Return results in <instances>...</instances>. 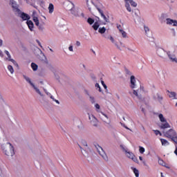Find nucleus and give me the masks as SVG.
<instances>
[{
    "label": "nucleus",
    "mask_w": 177,
    "mask_h": 177,
    "mask_svg": "<svg viewBox=\"0 0 177 177\" xmlns=\"http://www.w3.org/2000/svg\"><path fill=\"white\" fill-rule=\"evenodd\" d=\"M87 22L88 23V24H90L91 26H92V24H93V23H95V19H92V18H88L87 19Z\"/></svg>",
    "instance_id": "37998d69"
},
{
    "label": "nucleus",
    "mask_w": 177,
    "mask_h": 177,
    "mask_svg": "<svg viewBox=\"0 0 177 177\" xmlns=\"http://www.w3.org/2000/svg\"><path fill=\"white\" fill-rule=\"evenodd\" d=\"M8 71H10V74H13V73H15V69H13V66H12L11 65H9L8 66Z\"/></svg>",
    "instance_id": "58836bf2"
},
{
    "label": "nucleus",
    "mask_w": 177,
    "mask_h": 177,
    "mask_svg": "<svg viewBox=\"0 0 177 177\" xmlns=\"http://www.w3.org/2000/svg\"><path fill=\"white\" fill-rule=\"evenodd\" d=\"M68 50L70 52H74V48H73V45H70L69 47H68Z\"/></svg>",
    "instance_id": "3c124183"
},
{
    "label": "nucleus",
    "mask_w": 177,
    "mask_h": 177,
    "mask_svg": "<svg viewBox=\"0 0 177 177\" xmlns=\"http://www.w3.org/2000/svg\"><path fill=\"white\" fill-rule=\"evenodd\" d=\"M171 140H172V142L176 143V145H177V136H176L174 138H172Z\"/></svg>",
    "instance_id": "09e8293b"
},
{
    "label": "nucleus",
    "mask_w": 177,
    "mask_h": 177,
    "mask_svg": "<svg viewBox=\"0 0 177 177\" xmlns=\"http://www.w3.org/2000/svg\"><path fill=\"white\" fill-rule=\"evenodd\" d=\"M109 38H110L109 39H110V41H111L112 44H115V46H117V48L118 49H120V47L118 46V45L115 44V40L114 39V37H113V36H112V37H110Z\"/></svg>",
    "instance_id": "a19ab883"
},
{
    "label": "nucleus",
    "mask_w": 177,
    "mask_h": 177,
    "mask_svg": "<svg viewBox=\"0 0 177 177\" xmlns=\"http://www.w3.org/2000/svg\"><path fill=\"white\" fill-rule=\"evenodd\" d=\"M124 72H125L126 75H131V77L132 76V72H131V71H129V69L125 68Z\"/></svg>",
    "instance_id": "4c0bfd02"
},
{
    "label": "nucleus",
    "mask_w": 177,
    "mask_h": 177,
    "mask_svg": "<svg viewBox=\"0 0 177 177\" xmlns=\"http://www.w3.org/2000/svg\"><path fill=\"white\" fill-rule=\"evenodd\" d=\"M154 100H158L160 103L162 102V96H161L159 93H156L155 95H153Z\"/></svg>",
    "instance_id": "b1692460"
},
{
    "label": "nucleus",
    "mask_w": 177,
    "mask_h": 177,
    "mask_svg": "<svg viewBox=\"0 0 177 177\" xmlns=\"http://www.w3.org/2000/svg\"><path fill=\"white\" fill-rule=\"evenodd\" d=\"M144 31L147 37H151V32H150V28L148 26H144Z\"/></svg>",
    "instance_id": "412c9836"
},
{
    "label": "nucleus",
    "mask_w": 177,
    "mask_h": 177,
    "mask_svg": "<svg viewBox=\"0 0 177 177\" xmlns=\"http://www.w3.org/2000/svg\"><path fill=\"white\" fill-rule=\"evenodd\" d=\"M145 93V87L140 86V88H138V89L133 90V92L129 91V95H131V97H137L138 100H143V95H142V93Z\"/></svg>",
    "instance_id": "f03ea898"
},
{
    "label": "nucleus",
    "mask_w": 177,
    "mask_h": 177,
    "mask_svg": "<svg viewBox=\"0 0 177 177\" xmlns=\"http://www.w3.org/2000/svg\"><path fill=\"white\" fill-rule=\"evenodd\" d=\"M34 53L37 56H39V55H43V56H44V53L42 52V50L41 49H39V48H38V47L35 48Z\"/></svg>",
    "instance_id": "5701e85b"
},
{
    "label": "nucleus",
    "mask_w": 177,
    "mask_h": 177,
    "mask_svg": "<svg viewBox=\"0 0 177 177\" xmlns=\"http://www.w3.org/2000/svg\"><path fill=\"white\" fill-rule=\"evenodd\" d=\"M2 44H3V41H2V39H0V46H2Z\"/></svg>",
    "instance_id": "338daca9"
},
{
    "label": "nucleus",
    "mask_w": 177,
    "mask_h": 177,
    "mask_svg": "<svg viewBox=\"0 0 177 177\" xmlns=\"http://www.w3.org/2000/svg\"><path fill=\"white\" fill-rule=\"evenodd\" d=\"M165 123H162L160 126V129H167V128H171V125H169V123L168 122H164Z\"/></svg>",
    "instance_id": "aec40b11"
},
{
    "label": "nucleus",
    "mask_w": 177,
    "mask_h": 177,
    "mask_svg": "<svg viewBox=\"0 0 177 177\" xmlns=\"http://www.w3.org/2000/svg\"><path fill=\"white\" fill-rule=\"evenodd\" d=\"M158 118H159L160 122H167V119H165V118H164V115H162V113L158 115Z\"/></svg>",
    "instance_id": "7c9ffc66"
},
{
    "label": "nucleus",
    "mask_w": 177,
    "mask_h": 177,
    "mask_svg": "<svg viewBox=\"0 0 177 177\" xmlns=\"http://www.w3.org/2000/svg\"><path fill=\"white\" fill-rule=\"evenodd\" d=\"M163 133L166 138H169V139H171V140H172V138H174L176 136V131H175V130L172 129H170L167 131H163Z\"/></svg>",
    "instance_id": "6e6552de"
},
{
    "label": "nucleus",
    "mask_w": 177,
    "mask_h": 177,
    "mask_svg": "<svg viewBox=\"0 0 177 177\" xmlns=\"http://www.w3.org/2000/svg\"><path fill=\"white\" fill-rule=\"evenodd\" d=\"M31 67L33 70V71H37V70H38V65H37V64L32 62L31 64Z\"/></svg>",
    "instance_id": "f704fd0d"
},
{
    "label": "nucleus",
    "mask_w": 177,
    "mask_h": 177,
    "mask_svg": "<svg viewBox=\"0 0 177 177\" xmlns=\"http://www.w3.org/2000/svg\"><path fill=\"white\" fill-rule=\"evenodd\" d=\"M1 149L4 154L8 157H13L15 156V148H13L10 142H6L1 145Z\"/></svg>",
    "instance_id": "f257e3e1"
},
{
    "label": "nucleus",
    "mask_w": 177,
    "mask_h": 177,
    "mask_svg": "<svg viewBox=\"0 0 177 177\" xmlns=\"http://www.w3.org/2000/svg\"><path fill=\"white\" fill-rule=\"evenodd\" d=\"M75 45L76 46H81V42H80L79 41H77Z\"/></svg>",
    "instance_id": "6e6d98bb"
},
{
    "label": "nucleus",
    "mask_w": 177,
    "mask_h": 177,
    "mask_svg": "<svg viewBox=\"0 0 177 177\" xmlns=\"http://www.w3.org/2000/svg\"><path fill=\"white\" fill-rule=\"evenodd\" d=\"M88 151H89L88 148H84V149H82V154H83L84 157H89V152Z\"/></svg>",
    "instance_id": "a878e982"
},
{
    "label": "nucleus",
    "mask_w": 177,
    "mask_h": 177,
    "mask_svg": "<svg viewBox=\"0 0 177 177\" xmlns=\"http://www.w3.org/2000/svg\"><path fill=\"white\" fill-rule=\"evenodd\" d=\"M37 42L38 45H39L40 47L42 48V45H41V42L39 41V40H37Z\"/></svg>",
    "instance_id": "680f3d73"
},
{
    "label": "nucleus",
    "mask_w": 177,
    "mask_h": 177,
    "mask_svg": "<svg viewBox=\"0 0 177 177\" xmlns=\"http://www.w3.org/2000/svg\"><path fill=\"white\" fill-rule=\"evenodd\" d=\"M95 147L96 148L99 154L102 157V158L105 161H109V157H107V155L106 154V152L104 151V150H103V148H102V147H100V145L97 144L95 145Z\"/></svg>",
    "instance_id": "39448f33"
},
{
    "label": "nucleus",
    "mask_w": 177,
    "mask_h": 177,
    "mask_svg": "<svg viewBox=\"0 0 177 177\" xmlns=\"http://www.w3.org/2000/svg\"><path fill=\"white\" fill-rule=\"evenodd\" d=\"M88 118L91 121V124H92L93 127H97V119L95 115L88 114Z\"/></svg>",
    "instance_id": "4468645a"
},
{
    "label": "nucleus",
    "mask_w": 177,
    "mask_h": 177,
    "mask_svg": "<svg viewBox=\"0 0 177 177\" xmlns=\"http://www.w3.org/2000/svg\"><path fill=\"white\" fill-rule=\"evenodd\" d=\"M141 111H142L144 113V114H145V108L141 106Z\"/></svg>",
    "instance_id": "774afa93"
},
{
    "label": "nucleus",
    "mask_w": 177,
    "mask_h": 177,
    "mask_svg": "<svg viewBox=\"0 0 177 177\" xmlns=\"http://www.w3.org/2000/svg\"><path fill=\"white\" fill-rule=\"evenodd\" d=\"M135 15L137 16V17H139V10L136 9L134 10Z\"/></svg>",
    "instance_id": "8fccbe9b"
},
{
    "label": "nucleus",
    "mask_w": 177,
    "mask_h": 177,
    "mask_svg": "<svg viewBox=\"0 0 177 177\" xmlns=\"http://www.w3.org/2000/svg\"><path fill=\"white\" fill-rule=\"evenodd\" d=\"M100 117L104 122H106V124H110V120H109V117L107 115L104 114L103 112H101L100 114Z\"/></svg>",
    "instance_id": "f3484780"
},
{
    "label": "nucleus",
    "mask_w": 177,
    "mask_h": 177,
    "mask_svg": "<svg viewBox=\"0 0 177 177\" xmlns=\"http://www.w3.org/2000/svg\"><path fill=\"white\" fill-rule=\"evenodd\" d=\"M4 53H6V55H7L8 56V57L6 58V60H8V62H11L12 63H13L14 66L19 67V64H17V62H16L15 59H12V56H10V53H9V51L6 50L4 51Z\"/></svg>",
    "instance_id": "f8f14e48"
},
{
    "label": "nucleus",
    "mask_w": 177,
    "mask_h": 177,
    "mask_svg": "<svg viewBox=\"0 0 177 177\" xmlns=\"http://www.w3.org/2000/svg\"><path fill=\"white\" fill-rule=\"evenodd\" d=\"M154 133L157 136V135H160V136H162V134L161 133V132H160V131L158 130H153Z\"/></svg>",
    "instance_id": "a18cd8bd"
},
{
    "label": "nucleus",
    "mask_w": 177,
    "mask_h": 177,
    "mask_svg": "<svg viewBox=\"0 0 177 177\" xmlns=\"http://www.w3.org/2000/svg\"><path fill=\"white\" fill-rule=\"evenodd\" d=\"M167 19H168V15H167V14H161L160 17V20L161 21V23H165Z\"/></svg>",
    "instance_id": "393cba45"
},
{
    "label": "nucleus",
    "mask_w": 177,
    "mask_h": 177,
    "mask_svg": "<svg viewBox=\"0 0 177 177\" xmlns=\"http://www.w3.org/2000/svg\"><path fill=\"white\" fill-rule=\"evenodd\" d=\"M0 56L1 57H3V53L1 50H0Z\"/></svg>",
    "instance_id": "e2e57ef3"
},
{
    "label": "nucleus",
    "mask_w": 177,
    "mask_h": 177,
    "mask_svg": "<svg viewBox=\"0 0 177 177\" xmlns=\"http://www.w3.org/2000/svg\"><path fill=\"white\" fill-rule=\"evenodd\" d=\"M75 8V6L73 2L68 1V3H66V8L68 10L72 11L74 8Z\"/></svg>",
    "instance_id": "a211bd4d"
},
{
    "label": "nucleus",
    "mask_w": 177,
    "mask_h": 177,
    "mask_svg": "<svg viewBox=\"0 0 177 177\" xmlns=\"http://www.w3.org/2000/svg\"><path fill=\"white\" fill-rule=\"evenodd\" d=\"M32 88L35 89V91L37 92V93H39L41 96H44V94H42V93H41V91H39V88H38L37 86H35V84L32 86Z\"/></svg>",
    "instance_id": "72a5a7b5"
},
{
    "label": "nucleus",
    "mask_w": 177,
    "mask_h": 177,
    "mask_svg": "<svg viewBox=\"0 0 177 177\" xmlns=\"http://www.w3.org/2000/svg\"><path fill=\"white\" fill-rule=\"evenodd\" d=\"M132 169L133 171V173L136 175V177H139V170H138L136 168L132 167Z\"/></svg>",
    "instance_id": "ea45409f"
},
{
    "label": "nucleus",
    "mask_w": 177,
    "mask_h": 177,
    "mask_svg": "<svg viewBox=\"0 0 177 177\" xmlns=\"http://www.w3.org/2000/svg\"><path fill=\"white\" fill-rule=\"evenodd\" d=\"M168 93H170L169 95V97H174L173 99H177V95H176V93L174 91H167Z\"/></svg>",
    "instance_id": "c756f323"
},
{
    "label": "nucleus",
    "mask_w": 177,
    "mask_h": 177,
    "mask_svg": "<svg viewBox=\"0 0 177 177\" xmlns=\"http://www.w3.org/2000/svg\"><path fill=\"white\" fill-rule=\"evenodd\" d=\"M50 99H52V100H53V102H55L56 100V99H55V97H53V95H50Z\"/></svg>",
    "instance_id": "bf43d9fd"
},
{
    "label": "nucleus",
    "mask_w": 177,
    "mask_h": 177,
    "mask_svg": "<svg viewBox=\"0 0 177 177\" xmlns=\"http://www.w3.org/2000/svg\"><path fill=\"white\" fill-rule=\"evenodd\" d=\"M117 28H118L120 31V30H121V25H117Z\"/></svg>",
    "instance_id": "69168bd1"
},
{
    "label": "nucleus",
    "mask_w": 177,
    "mask_h": 177,
    "mask_svg": "<svg viewBox=\"0 0 177 177\" xmlns=\"http://www.w3.org/2000/svg\"><path fill=\"white\" fill-rule=\"evenodd\" d=\"M15 15L18 16V17H20L24 21H25L26 20L28 21L30 19H31V17H30L28 14L21 12V10H19V12H17Z\"/></svg>",
    "instance_id": "0eeeda50"
},
{
    "label": "nucleus",
    "mask_w": 177,
    "mask_h": 177,
    "mask_svg": "<svg viewBox=\"0 0 177 177\" xmlns=\"http://www.w3.org/2000/svg\"><path fill=\"white\" fill-rule=\"evenodd\" d=\"M26 24L30 31H34V23L32 22V21H27Z\"/></svg>",
    "instance_id": "6ab92c4d"
},
{
    "label": "nucleus",
    "mask_w": 177,
    "mask_h": 177,
    "mask_svg": "<svg viewBox=\"0 0 177 177\" xmlns=\"http://www.w3.org/2000/svg\"><path fill=\"white\" fill-rule=\"evenodd\" d=\"M158 164L160 165H162V167H165V168H167L168 169H169V167L167 166V163H165V162H164V160H162V159L158 160Z\"/></svg>",
    "instance_id": "c85d7f7f"
},
{
    "label": "nucleus",
    "mask_w": 177,
    "mask_h": 177,
    "mask_svg": "<svg viewBox=\"0 0 177 177\" xmlns=\"http://www.w3.org/2000/svg\"><path fill=\"white\" fill-rule=\"evenodd\" d=\"M38 27V30H39V31H44V30H45V27H44V24H39V26H37Z\"/></svg>",
    "instance_id": "79ce46f5"
},
{
    "label": "nucleus",
    "mask_w": 177,
    "mask_h": 177,
    "mask_svg": "<svg viewBox=\"0 0 177 177\" xmlns=\"http://www.w3.org/2000/svg\"><path fill=\"white\" fill-rule=\"evenodd\" d=\"M166 23H167V24H169V25L173 24L174 19H171L169 18H167V19H166Z\"/></svg>",
    "instance_id": "c03bdc74"
},
{
    "label": "nucleus",
    "mask_w": 177,
    "mask_h": 177,
    "mask_svg": "<svg viewBox=\"0 0 177 177\" xmlns=\"http://www.w3.org/2000/svg\"><path fill=\"white\" fill-rule=\"evenodd\" d=\"M130 88L135 89L136 88V77L134 75L130 77Z\"/></svg>",
    "instance_id": "ddd939ff"
},
{
    "label": "nucleus",
    "mask_w": 177,
    "mask_h": 177,
    "mask_svg": "<svg viewBox=\"0 0 177 177\" xmlns=\"http://www.w3.org/2000/svg\"><path fill=\"white\" fill-rule=\"evenodd\" d=\"M23 77L24 78V80L26 81V82H28V84H30V85L31 86H32L34 85V83H32V82H31V79L30 77H28V76H26V75H23Z\"/></svg>",
    "instance_id": "bb28decb"
},
{
    "label": "nucleus",
    "mask_w": 177,
    "mask_h": 177,
    "mask_svg": "<svg viewBox=\"0 0 177 177\" xmlns=\"http://www.w3.org/2000/svg\"><path fill=\"white\" fill-rule=\"evenodd\" d=\"M103 37H104V38H106V39H110V37H112V36L109 35V36L106 37L105 35H103Z\"/></svg>",
    "instance_id": "052dcab7"
},
{
    "label": "nucleus",
    "mask_w": 177,
    "mask_h": 177,
    "mask_svg": "<svg viewBox=\"0 0 177 177\" xmlns=\"http://www.w3.org/2000/svg\"><path fill=\"white\" fill-rule=\"evenodd\" d=\"M131 160L133 161H134V162H137V163L139 162V160H138V158L136 157L135 155H134V156H133V158H131Z\"/></svg>",
    "instance_id": "de8ad7c7"
},
{
    "label": "nucleus",
    "mask_w": 177,
    "mask_h": 177,
    "mask_svg": "<svg viewBox=\"0 0 177 177\" xmlns=\"http://www.w3.org/2000/svg\"><path fill=\"white\" fill-rule=\"evenodd\" d=\"M167 52L165 50L161 48H158L156 50V53L159 57H161L162 59H166L167 58Z\"/></svg>",
    "instance_id": "1a4fd4ad"
},
{
    "label": "nucleus",
    "mask_w": 177,
    "mask_h": 177,
    "mask_svg": "<svg viewBox=\"0 0 177 177\" xmlns=\"http://www.w3.org/2000/svg\"><path fill=\"white\" fill-rule=\"evenodd\" d=\"M124 3L125 8L129 12H132V8H131V6L133 8H136L138 6V3H136V2H135L133 0H124ZM129 3L131 5H129Z\"/></svg>",
    "instance_id": "423d86ee"
},
{
    "label": "nucleus",
    "mask_w": 177,
    "mask_h": 177,
    "mask_svg": "<svg viewBox=\"0 0 177 177\" xmlns=\"http://www.w3.org/2000/svg\"><path fill=\"white\" fill-rule=\"evenodd\" d=\"M160 142H161L162 146H167V145H169V142H168V140H167L165 139L161 138Z\"/></svg>",
    "instance_id": "2f4dec72"
},
{
    "label": "nucleus",
    "mask_w": 177,
    "mask_h": 177,
    "mask_svg": "<svg viewBox=\"0 0 177 177\" xmlns=\"http://www.w3.org/2000/svg\"><path fill=\"white\" fill-rule=\"evenodd\" d=\"M120 32H121L122 36L123 38H127L128 36L127 35V32L125 31H124V30L122 29H120Z\"/></svg>",
    "instance_id": "e433bc0d"
},
{
    "label": "nucleus",
    "mask_w": 177,
    "mask_h": 177,
    "mask_svg": "<svg viewBox=\"0 0 177 177\" xmlns=\"http://www.w3.org/2000/svg\"><path fill=\"white\" fill-rule=\"evenodd\" d=\"M166 55H167L170 61H171L173 63H177V58L175 54L172 53V52L171 51H167Z\"/></svg>",
    "instance_id": "9d476101"
},
{
    "label": "nucleus",
    "mask_w": 177,
    "mask_h": 177,
    "mask_svg": "<svg viewBox=\"0 0 177 177\" xmlns=\"http://www.w3.org/2000/svg\"><path fill=\"white\" fill-rule=\"evenodd\" d=\"M54 10H55V7L53 6V4L50 3L48 6L49 13H53Z\"/></svg>",
    "instance_id": "c9c22d12"
},
{
    "label": "nucleus",
    "mask_w": 177,
    "mask_h": 177,
    "mask_svg": "<svg viewBox=\"0 0 177 177\" xmlns=\"http://www.w3.org/2000/svg\"><path fill=\"white\" fill-rule=\"evenodd\" d=\"M173 26H174V27H177V21L176 20H173Z\"/></svg>",
    "instance_id": "864d4df0"
},
{
    "label": "nucleus",
    "mask_w": 177,
    "mask_h": 177,
    "mask_svg": "<svg viewBox=\"0 0 177 177\" xmlns=\"http://www.w3.org/2000/svg\"><path fill=\"white\" fill-rule=\"evenodd\" d=\"M101 84L104 86V89L107 90V85H106V84H104V82L103 80L101 81Z\"/></svg>",
    "instance_id": "603ef678"
},
{
    "label": "nucleus",
    "mask_w": 177,
    "mask_h": 177,
    "mask_svg": "<svg viewBox=\"0 0 177 177\" xmlns=\"http://www.w3.org/2000/svg\"><path fill=\"white\" fill-rule=\"evenodd\" d=\"M95 8H97V10H98L99 13L100 14L101 17L103 18L104 21L106 23H110L109 17V16L106 17V15H104V13L103 12V10H102L100 8H99V7H97V6H95Z\"/></svg>",
    "instance_id": "9b49d317"
},
{
    "label": "nucleus",
    "mask_w": 177,
    "mask_h": 177,
    "mask_svg": "<svg viewBox=\"0 0 177 177\" xmlns=\"http://www.w3.org/2000/svg\"><path fill=\"white\" fill-rule=\"evenodd\" d=\"M71 15H73L75 17H80V12H78V8H75V7L71 11Z\"/></svg>",
    "instance_id": "4be33fe9"
},
{
    "label": "nucleus",
    "mask_w": 177,
    "mask_h": 177,
    "mask_svg": "<svg viewBox=\"0 0 177 177\" xmlns=\"http://www.w3.org/2000/svg\"><path fill=\"white\" fill-rule=\"evenodd\" d=\"M95 88H100V85L98 83L95 84Z\"/></svg>",
    "instance_id": "0e129e2a"
},
{
    "label": "nucleus",
    "mask_w": 177,
    "mask_h": 177,
    "mask_svg": "<svg viewBox=\"0 0 177 177\" xmlns=\"http://www.w3.org/2000/svg\"><path fill=\"white\" fill-rule=\"evenodd\" d=\"M32 20L35 24V26H39V19L37 17H33Z\"/></svg>",
    "instance_id": "473e14b6"
},
{
    "label": "nucleus",
    "mask_w": 177,
    "mask_h": 177,
    "mask_svg": "<svg viewBox=\"0 0 177 177\" xmlns=\"http://www.w3.org/2000/svg\"><path fill=\"white\" fill-rule=\"evenodd\" d=\"M82 145L84 147V149H87L88 151H92V149L88 146V142H86L85 140H82Z\"/></svg>",
    "instance_id": "cd10ccee"
},
{
    "label": "nucleus",
    "mask_w": 177,
    "mask_h": 177,
    "mask_svg": "<svg viewBox=\"0 0 177 177\" xmlns=\"http://www.w3.org/2000/svg\"><path fill=\"white\" fill-rule=\"evenodd\" d=\"M84 93H85V95H86V96L88 97L89 101L91 102V103L92 104H94V103L96 102V100H95V97L89 94V91H88V90L85 89V90H84Z\"/></svg>",
    "instance_id": "2eb2a0df"
},
{
    "label": "nucleus",
    "mask_w": 177,
    "mask_h": 177,
    "mask_svg": "<svg viewBox=\"0 0 177 177\" xmlns=\"http://www.w3.org/2000/svg\"><path fill=\"white\" fill-rule=\"evenodd\" d=\"M44 91L45 93H46V95H47L48 96H50V93L47 92L46 89L44 88Z\"/></svg>",
    "instance_id": "5fc2aeb1"
},
{
    "label": "nucleus",
    "mask_w": 177,
    "mask_h": 177,
    "mask_svg": "<svg viewBox=\"0 0 177 177\" xmlns=\"http://www.w3.org/2000/svg\"><path fill=\"white\" fill-rule=\"evenodd\" d=\"M36 15H37V12L33 11L32 15V18H33V17H37Z\"/></svg>",
    "instance_id": "4d7b16f0"
},
{
    "label": "nucleus",
    "mask_w": 177,
    "mask_h": 177,
    "mask_svg": "<svg viewBox=\"0 0 177 177\" xmlns=\"http://www.w3.org/2000/svg\"><path fill=\"white\" fill-rule=\"evenodd\" d=\"M139 151L141 154H143V153H145V149L143 148V147H139Z\"/></svg>",
    "instance_id": "49530a36"
},
{
    "label": "nucleus",
    "mask_w": 177,
    "mask_h": 177,
    "mask_svg": "<svg viewBox=\"0 0 177 177\" xmlns=\"http://www.w3.org/2000/svg\"><path fill=\"white\" fill-rule=\"evenodd\" d=\"M120 147H122L123 151L125 152V154L127 157H128V158L132 159V158L134 157L135 155L133 154V153L128 151V150H127V149H125V147H124L122 145H121Z\"/></svg>",
    "instance_id": "dca6fc26"
},
{
    "label": "nucleus",
    "mask_w": 177,
    "mask_h": 177,
    "mask_svg": "<svg viewBox=\"0 0 177 177\" xmlns=\"http://www.w3.org/2000/svg\"><path fill=\"white\" fill-rule=\"evenodd\" d=\"M95 107H96L97 109H100V105H99V104H96L95 105Z\"/></svg>",
    "instance_id": "13d9d810"
},
{
    "label": "nucleus",
    "mask_w": 177,
    "mask_h": 177,
    "mask_svg": "<svg viewBox=\"0 0 177 177\" xmlns=\"http://www.w3.org/2000/svg\"><path fill=\"white\" fill-rule=\"evenodd\" d=\"M8 4L9 6H10L12 12H14L15 15L20 12V6L15 0H8Z\"/></svg>",
    "instance_id": "20e7f679"
},
{
    "label": "nucleus",
    "mask_w": 177,
    "mask_h": 177,
    "mask_svg": "<svg viewBox=\"0 0 177 177\" xmlns=\"http://www.w3.org/2000/svg\"><path fill=\"white\" fill-rule=\"evenodd\" d=\"M99 21H100V18L97 17L96 21L92 26V28H93V30H95V31H97L98 30V32L103 35V34L106 32V29L105 27H100V24H99Z\"/></svg>",
    "instance_id": "7ed1b4c3"
}]
</instances>
